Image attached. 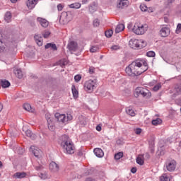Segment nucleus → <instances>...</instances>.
Segmentation results:
<instances>
[{
    "instance_id": "f257e3e1",
    "label": "nucleus",
    "mask_w": 181,
    "mask_h": 181,
    "mask_svg": "<svg viewBox=\"0 0 181 181\" xmlns=\"http://www.w3.org/2000/svg\"><path fill=\"white\" fill-rule=\"evenodd\" d=\"M142 61L139 59H136L132 63H131L127 67H126L125 71L128 76L132 77H135L141 76L144 71H142Z\"/></svg>"
},
{
    "instance_id": "f03ea898",
    "label": "nucleus",
    "mask_w": 181,
    "mask_h": 181,
    "mask_svg": "<svg viewBox=\"0 0 181 181\" xmlns=\"http://www.w3.org/2000/svg\"><path fill=\"white\" fill-rule=\"evenodd\" d=\"M61 141V146L65 150L66 153H68L69 155L74 153V144L70 141V137H69V136L66 134L62 136Z\"/></svg>"
},
{
    "instance_id": "7ed1b4c3",
    "label": "nucleus",
    "mask_w": 181,
    "mask_h": 181,
    "mask_svg": "<svg viewBox=\"0 0 181 181\" xmlns=\"http://www.w3.org/2000/svg\"><path fill=\"white\" fill-rule=\"evenodd\" d=\"M134 95L136 98H138L140 95L144 98H151V97H152V93L146 88L137 87L134 90Z\"/></svg>"
},
{
    "instance_id": "20e7f679",
    "label": "nucleus",
    "mask_w": 181,
    "mask_h": 181,
    "mask_svg": "<svg viewBox=\"0 0 181 181\" xmlns=\"http://www.w3.org/2000/svg\"><path fill=\"white\" fill-rule=\"evenodd\" d=\"M148 30V25L136 23L132 28V32L136 35H144Z\"/></svg>"
},
{
    "instance_id": "39448f33",
    "label": "nucleus",
    "mask_w": 181,
    "mask_h": 181,
    "mask_svg": "<svg viewBox=\"0 0 181 181\" xmlns=\"http://www.w3.org/2000/svg\"><path fill=\"white\" fill-rule=\"evenodd\" d=\"M97 88V80H88L84 83V89L87 93H93Z\"/></svg>"
},
{
    "instance_id": "423d86ee",
    "label": "nucleus",
    "mask_w": 181,
    "mask_h": 181,
    "mask_svg": "<svg viewBox=\"0 0 181 181\" xmlns=\"http://www.w3.org/2000/svg\"><path fill=\"white\" fill-rule=\"evenodd\" d=\"M69 12L64 11L62 13L60 18H59V23L61 25H66L70 22V18H69Z\"/></svg>"
},
{
    "instance_id": "0eeeda50",
    "label": "nucleus",
    "mask_w": 181,
    "mask_h": 181,
    "mask_svg": "<svg viewBox=\"0 0 181 181\" xmlns=\"http://www.w3.org/2000/svg\"><path fill=\"white\" fill-rule=\"evenodd\" d=\"M166 168L168 172H175V170L176 169V165L177 163H176V160H172L170 161H167L165 163Z\"/></svg>"
},
{
    "instance_id": "6e6552de",
    "label": "nucleus",
    "mask_w": 181,
    "mask_h": 181,
    "mask_svg": "<svg viewBox=\"0 0 181 181\" xmlns=\"http://www.w3.org/2000/svg\"><path fill=\"white\" fill-rule=\"evenodd\" d=\"M55 118L58 121V122H66V121H69V119H71V118H69L67 117H66V115L64 114H59V113H56L55 114Z\"/></svg>"
},
{
    "instance_id": "1a4fd4ad",
    "label": "nucleus",
    "mask_w": 181,
    "mask_h": 181,
    "mask_svg": "<svg viewBox=\"0 0 181 181\" xmlns=\"http://www.w3.org/2000/svg\"><path fill=\"white\" fill-rule=\"evenodd\" d=\"M129 45L132 49H138V47H139V40L133 38L129 40Z\"/></svg>"
},
{
    "instance_id": "9d476101",
    "label": "nucleus",
    "mask_w": 181,
    "mask_h": 181,
    "mask_svg": "<svg viewBox=\"0 0 181 181\" xmlns=\"http://www.w3.org/2000/svg\"><path fill=\"white\" fill-rule=\"evenodd\" d=\"M129 5V1L128 0H119L117 3V8H121L124 9V8L128 7Z\"/></svg>"
},
{
    "instance_id": "9b49d317",
    "label": "nucleus",
    "mask_w": 181,
    "mask_h": 181,
    "mask_svg": "<svg viewBox=\"0 0 181 181\" xmlns=\"http://www.w3.org/2000/svg\"><path fill=\"white\" fill-rule=\"evenodd\" d=\"M37 22L39 23L42 28H47V26H49V21L43 18L38 17Z\"/></svg>"
},
{
    "instance_id": "f8f14e48",
    "label": "nucleus",
    "mask_w": 181,
    "mask_h": 181,
    "mask_svg": "<svg viewBox=\"0 0 181 181\" xmlns=\"http://www.w3.org/2000/svg\"><path fill=\"white\" fill-rule=\"evenodd\" d=\"M160 33L162 37H166L167 36H169L170 33V30L168 27H163L160 30Z\"/></svg>"
},
{
    "instance_id": "ddd939ff",
    "label": "nucleus",
    "mask_w": 181,
    "mask_h": 181,
    "mask_svg": "<svg viewBox=\"0 0 181 181\" xmlns=\"http://www.w3.org/2000/svg\"><path fill=\"white\" fill-rule=\"evenodd\" d=\"M60 169V168L59 167V165H57V163H56V162L52 161L49 164V170H51V172H59V170Z\"/></svg>"
},
{
    "instance_id": "4468645a",
    "label": "nucleus",
    "mask_w": 181,
    "mask_h": 181,
    "mask_svg": "<svg viewBox=\"0 0 181 181\" xmlns=\"http://www.w3.org/2000/svg\"><path fill=\"white\" fill-rule=\"evenodd\" d=\"M67 47L70 52H76V50H77V42L71 41L68 44Z\"/></svg>"
},
{
    "instance_id": "2eb2a0df",
    "label": "nucleus",
    "mask_w": 181,
    "mask_h": 181,
    "mask_svg": "<svg viewBox=\"0 0 181 181\" xmlns=\"http://www.w3.org/2000/svg\"><path fill=\"white\" fill-rule=\"evenodd\" d=\"M37 1L39 0H28L27 6L28 9H33L37 5Z\"/></svg>"
},
{
    "instance_id": "dca6fc26",
    "label": "nucleus",
    "mask_w": 181,
    "mask_h": 181,
    "mask_svg": "<svg viewBox=\"0 0 181 181\" xmlns=\"http://www.w3.org/2000/svg\"><path fill=\"white\" fill-rule=\"evenodd\" d=\"M34 39L38 46L43 45V38L42 37V36H40V35H35L34 36Z\"/></svg>"
},
{
    "instance_id": "f3484780",
    "label": "nucleus",
    "mask_w": 181,
    "mask_h": 181,
    "mask_svg": "<svg viewBox=\"0 0 181 181\" xmlns=\"http://www.w3.org/2000/svg\"><path fill=\"white\" fill-rule=\"evenodd\" d=\"M93 152L97 158H103L104 156V151L101 148H96L93 150Z\"/></svg>"
},
{
    "instance_id": "a211bd4d",
    "label": "nucleus",
    "mask_w": 181,
    "mask_h": 181,
    "mask_svg": "<svg viewBox=\"0 0 181 181\" xmlns=\"http://www.w3.org/2000/svg\"><path fill=\"white\" fill-rule=\"evenodd\" d=\"M4 21L9 23L12 21V13L11 11H7L4 15Z\"/></svg>"
},
{
    "instance_id": "6ab92c4d",
    "label": "nucleus",
    "mask_w": 181,
    "mask_h": 181,
    "mask_svg": "<svg viewBox=\"0 0 181 181\" xmlns=\"http://www.w3.org/2000/svg\"><path fill=\"white\" fill-rule=\"evenodd\" d=\"M0 84L3 88H8V87H11V82L8 80H1Z\"/></svg>"
},
{
    "instance_id": "aec40b11",
    "label": "nucleus",
    "mask_w": 181,
    "mask_h": 181,
    "mask_svg": "<svg viewBox=\"0 0 181 181\" xmlns=\"http://www.w3.org/2000/svg\"><path fill=\"white\" fill-rule=\"evenodd\" d=\"M45 49H52V50H54V52L57 50V46L56 45V44H53V43H47L45 46Z\"/></svg>"
},
{
    "instance_id": "412c9836",
    "label": "nucleus",
    "mask_w": 181,
    "mask_h": 181,
    "mask_svg": "<svg viewBox=\"0 0 181 181\" xmlns=\"http://www.w3.org/2000/svg\"><path fill=\"white\" fill-rule=\"evenodd\" d=\"M125 29V25L124 24H118L115 30V33H119Z\"/></svg>"
},
{
    "instance_id": "4be33fe9",
    "label": "nucleus",
    "mask_w": 181,
    "mask_h": 181,
    "mask_svg": "<svg viewBox=\"0 0 181 181\" xmlns=\"http://www.w3.org/2000/svg\"><path fill=\"white\" fill-rule=\"evenodd\" d=\"M14 177H17V179H23V177H26V173L18 172L14 174Z\"/></svg>"
},
{
    "instance_id": "5701e85b",
    "label": "nucleus",
    "mask_w": 181,
    "mask_h": 181,
    "mask_svg": "<svg viewBox=\"0 0 181 181\" xmlns=\"http://www.w3.org/2000/svg\"><path fill=\"white\" fill-rule=\"evenodd\" d=\"M25 134L26 136H28L31 139H36V135H35L33 133H32V131L28 129L25 131Z\"/></svg>"
},
{
    "instance_id": "b1692460",
    "label": "nucleus",
    "mask_w": 181,
    "mask_h": 181,
    "mask_svg": "<svg viewBox=\"0 0 181 181\" xmlns=\"http://www.w3.org/2000/svg\"><path fill=\"white\" fill-rule=\"evenodd\" d=\"M73 97L74 98H78V90L76 88V86L73 85L71 87Z\"/></svg>"
},
{
    "instance_id": "393cba45",
    "label": "nucleus",
    "mask_w": 181,
    "mask_h": 181,
    "mask_svg": "<svg viewBox=\"0 0 181 181\" xmlns=\"http://www.w3.org/2000/svg\"><path fill=\"white\" fill-rule=\"evenodd\" d=\"M176 93L173 94V97H175V95H180L181 94V86L179 84H177L175 87Z\"/></svg>"
},
{
    "instance_id": "a878e982",
    "label": "nucleus",
    "mask_w": 181,
    "mask_h": 181,
    "mask_svg": "<svg viewBox=\"0 0 181 181\" xmlns=\"http://www.w3.org/2000/svg\"><path fill=\"white\" fill-rule=\"evenodd\" d=\"M141 62H142V64H141V70L143 71V73H145V71H146V70H148V62H144L142 60H141Z\"/></svg>"
},
{
    "instance_id": "bb28decb",
    "label": "nucleus",
    "mask_w": 181,
    "mask_h": 181,
    "mask_svg": "<svg viewBox=\"0 0 181 181\" xmlns=\"http://www.w3.org/2000/svg\"><path fill=\"white\" fill-rule=\"evenodd\" d=\"M69 8H71L72 9H79V8H81V4L80 3H74L69 5Z\"/></svg>"
},
{
    "instance_id": "cd10ccee",
    "label": "nucleus",
    "mask_w": 181,
    "mask_h": 181,
    "mask_svg": "<svg viewBox=\"0 0 181 181\" xmlns=\"http://www.w3.org/2000/svg\"><path fill=\"white\" fill-rule=\"evenodd\" d=\"M16 76L18 77V78H22L23 77V73L22 72V70L17 69L14 71Z\"/></svg>"
},
{
    "instance_id": "c85d7f7f",
    "label": "nucleus",
    "mask_w": 181,
    "mask_h": 181,
    "mask_svg": "<svg viewBox=\"0 0 181 181\" xmlns=\"http://www.w3.org/2000/svg\"><path fill=\"white\" fill-rule=\"evenodd\" d=\"M5 50V45H4V42H2V34L0 33V53Z\"/></svg>"
},
{
    "instance_id": "c756f323",
    "label": "nucleus",
    "mask_w": 181,
    "mask_h": 181,
    "mask_svg": "<svg viewBox=\"0 0 181 181\" xmlns=\"http://www.w3.org/2000/svg\"><path fill=\"white\" fill-rule=\"evenodd\" d=\"M78 120L81 125H87V121H86V117L83 116H80Z\"/></svg>"
},
{
    "instance_id": "7c9ffc66",
    "label": "nucleus",
    "mask_w": 181,
    "mask_h": 181,
    "mask_svg": "<svg viewBox=\"0 0 181 181\" xmlns=\"http://www.w3.org/2000/svg\"><path fill=\"white\" fill-rule=\"evenodd\" d=\"M136 162L138 165H140V166H142V165H144V163H145L144 158H142V157H139V156L136 158Z\"/></svg>"
},
{
    "instance_id": "2f4dec72",
    "label": "nucleus",
    "mask_w": 181,
    "mask_h": 181,
    "mask_svg": "<svg viewBox=\"0 0 181 181\" xmlns=\"http://www.w3.org/2000/svg\"><path fill=\"white\" fill-rule=\"evenodd\" d=\"M126 112L128 114V115H130L131 117H135V112L134 110L128 107L126 109Z\"/></svg>"
},
{
    "instance_id": "473e14b6",
    "label": "nucleus",
    "mask_w": 181,
    "mask_h": 181,
    "mask_svg": "<svg viewBox=\"0 0 181 181\" xmlns=\"http://www.w3.org/2000/svg\"><path fill=\"white\" fill-rule=\"evenodd\" d=\"M151 124L152 125H159L160 124H162V119H160V118H157L152 120Z\"/></svg>"
},
{
    "instance_id": "72a5a7b5",
    "label": "nucleus",
    "mask_w": 181,
    "mask_h": 181,
    "mask_svg": "<svg viewBox=\"0 0 181 181\" xmlns=\"http://www.w3.org/2000/svg\"><path fill=\"white\" fill-rule=\"evenodd\" d=\"M23 107L25 110V111H32V106L29 103H25L23 105Z\"/></svg>"
},
{
    "instance_id": "f704fd0d",
    "label": "nucleus",
    "mask_w": 181,
    "mask_h": 181,
    "mask_svg": "<svg viewBox=\"0 0 181 181\" xmlns=\"http://www.w3.org/2000/svg\"><path fill=\"white\" fill-rule=\"evenodd\" d=\"M122 156H124V153L119 152L115 155V159H116V160H119V159H121V158H122Z\"/></svg>"
},
{
    "instance_id": "c9c22d12",
    "label": "nucleus",
    "mask_w": 181,
    "mask_h": 181,
    "mask_svg": "<svg viewBox=\"0 0 181 181\" xmlns=\"http://www.w3.org/2000/svg\"><path fill=\"white\" fill-rule=\"evenodd\" d=\"M34 148H35V146H32L30 147V149H32L34 156H35V158H39V151L34 149Z\"/></svg>"
},
{
    "instance_id": "e433bc0d",
    "label": "nucleus",
    "mask_w": 181,
    "mask_h": 181,
    "mask_svg": "<svg viewBox=\"0 0 181 181\" xmlns=\"http://www.w3.org/2000/svg\"><path fill=\"white\" fill-rule=\"evenodd\" d=\"M160 181H170V179H169V177L166 174H163L160 177Z\"/></svg>"
},
{
    "instance_id": "4c0bfd02",
    "label": "nucleus",
    "mask_w": 181,
    "mask_h": 181,
    "mask_svg": "<svg viewBox=\"0 0 181 181\" xmlns=\"http://www.w3.org/2000/svg\"><path fill=\"white\" fill-rule=\"evenodd\" d=\"M113 33H114V31H112V30H108L106 32H105V35L106 37H111Z\"/></svg>"
},
{
    "instance_id": "58836bf2",
    "label": "nucleus",
    "mask_w": 181,
    "mask_h": 181,
    "mask_svg": "<svg viewBox=\"0 0 181 181\" xmlns=\"http://www.w3.org/2000/svg\"><path fill=\"white\" fill-rule=\"evenodd\" d=\"M146 56L148 57H155V56H156V54L153 51H148L146 52Z\"/></svg>"
},
{
    "instance_id": "ea45409f",
    "label": "nucleus",
    "mask_w": 181,
    "mask_h": 181,
    "mask_svg": "<svg viewBox=\"0 0 181 181\" xmlns=\"http://www.w3.org/2000/svg\"><path fill=\"white\" fill-rule=\"evenodd\" d=\"M97 11V7L95 6H89V12L90 13H94Z\"/></svg>"
},
{
    "instance_id": "a19ab883",
    "label": "nucleus",
    "mask_w": 181,
    "mask_h": 181,
    "mask_svg": "<svg viewBox=\"0 0 181 181\" xmlns=\"http://www.w3.org/2000/svg\"><path fill=\"white\" fill-rule=\"evenodd\" d=\"M93 25L94 28H98V26H100V21L98 20V18H95L93 21Z\"/></svg>"
},
{
    "instance_id": "79ce46f5",
    "label": "nucleus",
    "mask_w": 181,
    "mask_h": 181,
    "mask_svg": "<svg viewBox=\"0 0 181 181\" xmlns=\"http://www.w3.org/2000/svg\"><path fill=\"white\" fill-rule=\"evenodd\" d=\"M162 87L160 83H158L157 85L154 86L153 88V91H159V89Z\"/></svg>"
},
{
    "instance_id": "37998d69",
    "label": "nucleus",
    "mask_w": 181,
    "mask_h": 181,
    "mask_svg": "<svg viewBox=\"0 0 181 181\" xmlns=\"http://www.w3.org/2000/svg\"><path fill=\"white\" fill-rule=\"evenodd\" d=\"M140 9L141 12H146V11H148V7L145 5H140Z\"/></svg>"
},
{
    "instance_id": "c03bdc74",
    "label": "nucleus",
    "mask_w": 181,
    "mask_h": 181,
    "mask_svg": "<svg viewBox=\"0 0 181 181\" xmlns=\"http://www.w3.org/2000/svg\"><path fill=\"white\" fill-rule=\"evenodd\" d=\"M39 177H40V179H43V180L47 179V175L46 173H40Z\"/></svg>"
},
{
    "instance_id": "a18cd8bd",
    "label": "nucleus",
    "mask_w": 181,
    "mask_h": 181,
    "mask_svg": "<svg viewBox=\"0 0 181 181\" xmlns=\"http://www.w3.org/2000/svg\"><path fill=\"white\" fill-rule=\"evenodd\" d=\"M74 80H75V81H76V83H78V81H80V80H81V75H76L74 76Z\"/></svg>"
},
{
    "instance_id": "49530a36",
    "label": "nucleus",
    "mask_w": 181,
    "mask_h": 181,
    "mask_svg": "<svg viewBox=\"0 0 181 181\" xmlns=\"http://www.w3.org/2000/svg\"><path fill=\"white\" fill-rule=\"evenodd\" d=\"M42 36L45 37V39H47V37L50 36V33L49 31H45Z\"/></svg>"
},
{
    "instance_id": "de8ad7c7",
    "label": "nucleus",
    "mask_w": 181,
    "mask_h": 181,
    "mask_svg": "<svg viewBox=\"0 0 181 181\" xmlns=\"http://www.w3.org/2000/svg\"><path fill=\"white\" fill-rule=\"evenodd\" d=\"M35 170H37V172H39V171H40V170H42V169H43V165H37V166H35Z\"/></svg>"
},
{
    "instance_id": "09e8293b",
    "label": "nucleus",
    "mask_w": 181,
    "mask_h": 181,
    "mask_svg": "<svg viewBox=\"0 0 181 181\" xmlns=\"http://www.w3.org/2000/svg\"><path fill=\"white\" fill-rule=\"evenodd\" d=\"M97 50H98V48H97V47H92L90 49V52L91 53H95V52H97Z\"/></svg>"
},
{
    "instance_id": "8fccbe9b",
    "label": "nucleus",
    "mask_w": 181,
    "mask_h": 181,
    "mask_svg": "<svg viewBox=\"0 0 181 181\" xmlns=\"http://www.w3.org/2000/svg\"><path fill=\"white\" fill-rule=\"evenodd\" d=\"M142 132V129H141V128H137V129H136V130H135V134H136V135H140V134Z\"/></svg>"
},
{
    "instance_id": "3c124183",
    "label": "nucleus",
    "mask_w": 181,
    "mask_h": 181,
    "mask_svg": "<svg viewBox=\"0 0 181 181\" xmlns=\"http://www.w3.org/2000/svg\"><path fill=\"white\" fill-rule=\"evenodd\" d=\"M18 151L19 155H23V152H25V150L21 147H18Z\"/></svg>"
},
{
    "instance_id": "603ef678",
    "label": "nucleus",
    "mask_w": 181,
    "mask_h": 181,
    "mask_svg": "<svg viewBox=\"0 0 181 181\" xmlns=\"http://www.w3.org/2000/svg\"><path fill=\"white\" fill-rule=\"evenodd\" d=\"M119 45H113L111 47L112 50H119Z\"/></svg>"
},
{
    "instance_id": "864d4df0",
    "label": "nucleus",
    "mask_w": 181,
    "mask_h": 181,
    "mask_svg": "<svg viewBox=\"0 0 181 181\" xmlns=\"http://www.w3.org/2000/svg\"><path fill=\"white\" fill-rule=\"evenodd\" d=\"M57 9L58 11H63V5H62L61 4L57 5Z\"/></svg>"
},
{
    "instance_id": "5fc2aeb1",
    "label": "nucleus",
    "mask_w": 181,
    "mask_h": 181,
    "mask_svg": "<svg viewBox=\"0 0 181 181\" xmlns=\"http://www.w3.org/2000/svg\"><path fill=\"white\" fill-rule=\"evenodd\" d=\"M48 128L50 131H54V126H50L49 123H48Z\"/></svg>"
},
{
    "instance_id": "6e6d98bb",
    "label": "nucleus",
    "mask_w": 181,
    "mask_h": 181,
    "mask_svg": "<svg viewBox=\"0 0 181 181\" xmlns=\"http://www.w3.org/2000/svg\"><path fill=\"white\" fill-rule=\"evenodd\" d=\"M131 172L132 173H136V168L135 167L132 168Z\"/></svg>"
},
{
    "instance_id": "4d7b16f0",
    "label": "nucleus",
    "mask_w": 181,
    "mask_h": 181,
    "mask_svg": "<svg viewBox=\"0 0 181 181\" xmlns=\"http://www.w3.org/2000/svg\"><path fill=\"white\" fill-rule=\"evenodd\" d=\"M101 129H102L101 126H100V125L96 126V131H98L100 132V131H101Z\"/></svg>"
},
{
    "instance_id": "13d9d810",
    "label": "nucleus",
    "mask_w": 181,
    "mask_h": 181,
    "mask_svg": "<svg viewBox=\"0 0 181 181\" xmlns=\"http://www.w3.org/2000/svg\"><path fill=\"white\" fill-rule=\"evenodd\" d=\"M85 181H95V180L93 179L92 177H88Z\"/></svg>"
},
{
    "instance_id": "bf43d9fd",
    "label": "nucleus",
    "mask_w": 181,
    "mask_h": 181,
    "mask_svg": "<svg viewBox=\"0 0 181 181\" xmlns=\"http://www.w3.org/2000/svg\"><path fill=\"white\" fill-rule=\"evenodd\" d=\"M177 30H181V23H178L177 25Z\"/></svg>"
},
{
    "instance_id": "052dcab7",
    "label": "nucleus",
    "mask_w": 181,
    "mask_h": 181,
    "mask_svg": "<svg viewBox=\"0 0 181 181\" xmlns=\"http://www.w3.org/2000/svg\"><path fill=\"white\" fill-rule=\"evenodd\" d=\"M89 73H90V74H93V73H94V69L90 68L89 69Z\"/></svg>"
},
{
    "instance_id": "680f3d73",
    "label": "nucleus",
    "mask_w": 181,
    "mask_h": 181,
    "mask_svg": "<svg viewBox=\"0 0 181 181\" xmlns=\"http://www.w3.org/2000/svg\"><path fill=\"white\" fill-rule=\"evenodd\" d=\"M175 2V0H168V5H170V4H173Z\"/></svg>"
},
{
    "instance_id": "e2e57ef3",
    "label": "nucleus",
    "mask_w": 181,
    "mask_h": 181,
    "mask_svg": "<svg viewBox=\"0 0 181 181\" xmlns=\"http://www.w3.org/2000/svg\"><path fill=\"white\" fill-rule=\"evenodd\" d=\"M128 29H132V23H129L127 25Z\"/></svg>"
},
{
    "instance_id": "0e129e2a",
    "label": "nucleus",
    "mask_w": 181,
    "mask_h": 181,
    "mask_svg": "<svg viewBox=\"0 0 181 181\" xmlns=\"http://www.w3.org/2000/svg\"><path fill=\"white\" fill-rule=\"evenodd\" d=\"M8 134H10L11 136H15V133H13V132H9Z\"/></svg>"
},
{
    "instance_id": "69168bd1",
    "label": "nucleus",
    "mask_w": 181,
    "mask_h": 181,
    "mask_svg": "<svg viewBox=\"0 0 181 181\" xmlns=\"http://www.w3.org/2000/svg\"><path fill=\"white\" fill-rule=\"evenodd\" d=\"M3 108H4V105H2V103H0V112L1 111H2Z\"/></svg>"
},
{
    "instance_id": "338daca9",
    "label": "nucleus",
    "mask_w": 181,
    "mask_h": 181,
    "mask_svg": "<svg viewBox=\"0 0 181 181\" xmlns=\"http://www.w3.org/2000/svg\"><path fill=\"white\" fill-rule=\"evenodd\" d=\"M176 103H178L179 105H181V100L180 99L177 100Z\"/></svg>"
},
{
    "instance_id": "774afa93",
    "label": "nucleus",
    "mask_w": 181,
    "mask_h": 181,
    "mask_svg": "<svg viewBox=\"0 0 181 181\" xmlns=\"http://www.w3.org/2000/svg\"><path fill=\"white\" fill-rule=\"evenodd\" d=\"M12 4H16L18 2V0H10Z\"/></svg>"
}]
</instances>
